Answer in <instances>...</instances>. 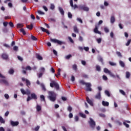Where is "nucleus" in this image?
I'll return each instance as SVG.
<instances>
[{"label": "nucleus", "mask_w": 131, "mask_h": 131, "mask_svg": "<svg viewBox=\"0 0 131 131\" xmlns=\"http://www.w3.org/2000/svg\"><path fill=\"white\" fill-rule=\"evenodd\" d=\"M0 122L1 123H5V120L3 118L2 116H0Z\"/></svg>", "instance_id": "35"}, {"label": "nucleus", "mask_w": 131, "mask_h": 131, "mask_svg": "<svg viewBox=\"0 0 131 131\" xmlns=\"http://www.w3.org/2000/svg\"><path fill=\"white\" fill-rule=\"evenodd\" d=\"M95 99L97 100H101V92L99 91L95 96Z\"/></svg>", "instance_id": "9"}, {"label": "nucleus", "mask_w": 131, "mask_h": 131, "mask_svg": "<svg viewBox=\"0 0 131 131\" xmlns=\"http://www.w3.org/2000/svg\"><path fill=\"white\" fill-rule=\"evenodd\" d=\"M86 100L88 104H90V105L91 106H94V103H93V101L92 100H91V99H90V98L89 97H87L86 98Z\"/></svg>", "instance_id": "12"}, {"label": "nucleus", "mask_w": 131, "mask_h": 131, "mask_svg": "<svg viewBox=\"0 0 131 131\" xmlns=\"http://www.w3.org/2000/svg\"><path fill=\"white\" fill-rule=\"evenodd\" d=\"M43 74V73H40L39 74H37V77H38V78H40V77H41L42 76Z\"/></svg>", "instance_id": "51"}, {"label": "nucleus", "mask_w": 131, "mask_h": 131, "mask_svg": "<svg viewBox=\"0 0 131 131\" xmlns=\"http://www.w3.org/2000/svg\"><path fill=\"white\" fill-rule=\"evenodd\" d=\"M31 38L32 40H37V38H36L35 36H33V35H31Z\"/></svg>", "instance_id": "32"}, {"label": "nucleus", "mask_w": 131, "mask_h": 131, "mask_svg": "<svg viewBox=\"0 0 131 131\" xmlns=\"http://www.w3.org/2000/svg\"><path fill=\"white\" fill-rule=\"evenodd\" d=\"M94 32L97 33L98 34H101V32L98 30V26H95V28L94 29Z\"/></svg>", "instance_id": "14"}, {"label": "nucleus", "mask_w": 131, "mask_h": 131, "mask_svg": "<svg viewBox=\"0 0 131 131\" xmlns=\"http://www.w3.org/2000/svg\"><path fill=\"white\" fill-rule=\"evenodd\" d=\"M68 16L70 19H72V14H71V12H68Z\"/></svg>", "instance_id": "41"}, {"label": "nucleus", "mask_w": 131, "mask_h": 131, "mask_svg": "<svg viewBox=\"0 0 131 131\" xmlns=\"http://www.w3.org/2000/svg\"><path fill=\"white\" fill-rule=\"evenodd\" d=\"M48 20L49 21V22H56V19L54 18H49Z\"/></svg>", "instance_id": "31"}, {"label": "nucleus", "mask_w": 131, "mask_h": 131, "mask_svg": "<svg viewBox=\"0 0 131 131\" xmlns=\"http://www.w3.org/2000/svg\"><path fill=\"white\" fill-rule=\"evenodd\" d=\"M31 97L32 99H33L34 100H37V96L34 93H32L31 94Z\"/></svg>", "instance_id": "17"}, {"label": "nucleus", "mask_w": 131, "mask_h": 131, "mask_svg": "<svg viewBox=\"0 0 131 131\" xmlns=\"http://www.w3.org/2000/svg\"><path fill=\"white\" fill-rule=\"evenodd\" d=\"M108 63H109L110 65H111V66H116V63H115L113 62L109 61Z\"/></svg>", "instance_id": "43"}, {"label": "nucleus", "mask_w": 131, "mask_h": 131, "mask_svg": "<svg viewBox=\"0 0 131 131\" xmlns=\"http://www.w3.org/2000/svg\"><path fill=\"white\" fill-rule=\"evenodd\" d=\"M119 92L121 94H122V95H123V96H125V92L124 91H123V90H120Z\"/></svg>", "instance_id": "44"}, {"label": "nucleus", "mask_w": 131, "mask_h": 131, "mask_svg": "<svg viewBox=\"0 0 131 131\" xmlns=\"http://www.w3.org/2000/svg\"><path fill=\"white\" fill-rule=\"evenodd\" d=\"M105 94L106 95V96H107V97H110V92H109L108 90H106L105 91Z\"/></svg>", "instance_id": "40"}, {"label": "nucleus", "mask_w": 131, "mask_h": 131, "mask_svg": "<svg viewBox=\"0 0 131 131\" xmlns=\"http://www.w3.org/2000/svg\"><path fill=\"white\" fill-rule=\"evenodd\" d=\"M17 59L19 60V61H23V58L20 56H17Z\"/></svg>", "instance_id": "61"}, {"label": "nucleus", "mask_w": 131, "mask_h": 131, "mask_svg": "<svg viewBox=\"0 0 131 131\" xmlns=\"http://www.w3.org/2000/svg\"><path fill=\"white\" fill-rule=\"evenodd\" d=\"M26 85L28 86V88H29V85H31V83L30 82V81L29 80L26 79Z\"/></svg>", "instance_id": "20"}, {"label": "nucleus", "mask_w": 131, "mask_h": 131, "mask_svg": "<svg viewBox=\"0 0 131 131\" xmlns=\"http://www.w3.org/2000/svg\"><path fill=\"white\" fill-rule=\"evenodd\" d=\"M50 86L51 88L55 87L57 91L60 90V86H59V84H58V83H57V82L55 81H52V82L50 83Z\"/></svg>", "instance_id": "3"}, {"label": "nucleus", "mask_w": 131, "mask_h": 131, "mask_svg": "<svg viewBox=\"0 0 131 131\" xmlns=\"http://www.w3.org/2000/svg\"><path fill=\"white\" fill-rule=\"evenodd\" d=\"M78 9L79 10H83V11H85V12H89L90 11L89 7H86L85 5H79Z\"/></svg>", "instance_id": "5"}, {"label": "nucleus", "mask_w": 131, "mask_h": 131, "mask_svg": "<svg viewBox=\"0 0 131 131\" xmlns=\"http://www.w3.org/2000/svg\"><path fill=\"white\" fill-rule=\"evenodd\" d=\"M26 70H31V67L29 66L26 67Z\"/></svg>", "instance_id": "63"}, {"label": "nucleus", "mask_w": 131, "mask_h": 131, "mask_svg": "<svg viewBox=\"0 0 131 131\" xmlns=\"http://www.w3.org/2000/svg\"><path fill=\"white\" fill-rule=\"evenodd\" d=\"M9 26L10 27H14V24L12 22L10 21L9 23Z\"/></svg>", "instance_id": "58"}, {"label": "nucleus", "mask_w": 131, "mask_h": 131, "mask_svg": "<svg viewBox=\"0 0 131 131\" xmlns=\"http://www.w3.org/2000/svg\"><path fill=\"white\" fill-rule=\"evenodd\" d=\"M36 58L38 59V60H42V57H41V56H40L39 54H36Z\"/></svg>", "instance_id": "23"}, {"label": "nucleus", "mask_w": 131, "mask_h": 131, "mask_svg": "<svg viewBox=\"0 0 131 131\" xmlns=\"http://www.w3.org/2000/svg\"><path fill=\"white\" fill-rule=\"evenodd\" d=\"M14 72H15V71H14V70H13L12 69H11L9 71V74H14Z\"/></svg>", "instance_id": "39"}, {"label": "nucleus", "mask_w": 131, "mask_h": 131, "mask_svg": "<svg viewBox=\"0 0 131 131\" xmlns=\"http://www.w3.org/2000/svg\"><path fill=\"white\" fill-rule=\"evenodd\" d=\"M50 40L52 42H54V43H58V45H59V46H62V45H65V42L60 41L57 39L51 38Z\"/></svg>", "instance_id": "4"}, {"label": "nucleus", "mask_w": 131, "mask_h": 131, "mask_svg": "<svg viewBox=\"0 0 131 131\" xmlns=\"http://www.w3.org/2000/svg\"><path fill=\"white\" fill-rule=\"evenodd\" d=\"M48 99L51 102H55L57 99V94L54 91H49L48 92Z\"/></svg>", "instance_id": "1"}, {"label": "nucleus", "mask_w": 131, "mask_h": 131, "mask_svg": "<svg viewBox=\"0 0 131 131\" xmlns=\"http://www.w3.org/2000/svg\"><path fill=\"white\" fill-rule=\"evenodd\" d=\"M8 24H9V23L8 21H4L3 23V25L4 27H7V26H8Z\"/></svg>", "instance_id": "47"}, {"label": "nucleus", "mask_w": 131, "mask_h": 131, "mask_svg": "<svg viewBox=\"0 0 131 131\" xmlns=\"http://www.w3.org/2000/svg\"><path fill=\"white\" fill-rule=\"evenodd\" d=\"M127 123H130V121H125L123 122V124L125 125L127 128H128V127H129V125H128Z\"/></svg>", "instance_id": "13"}, {"label": "nucleus", "mask_w": 131, "mask_h": 131, "mask_svg": "<svg viewBox=\"0 0 131 131\" xmlns=\"http://www.w3.org/2000/svg\"><path fill=\"white\" fill-rule=\"evenodd\" d=\"M98 61H99V62H101L102 64H103V58H102V57L101 56H99L98 58Z\"/></svg>", "instance_id": "33"}, {"label": "nucleus", "mask_w": 131, "mask_h": 131, "mask_svg": "<svg viewBox=\"0 0 131 131\" xmlns=\"http://www.w3.org/2000/svg\"><path fill=\"white\" fill-rule=\"evenodd\" d=\"M73 69L75 71L77 70V66L76 64L73 65Z\"/></svg>", "instance_id": "49"}, {"label": "nucleus", "mask_w": 131, "mask_h": 131, "mask_svg": "<svg viewBox=\"0 0 131 131\" xmlns=\"http://www.w3.org/2000/svg\"><path fill=\"white\" fill-rule=\"evenodd\" d=\"M104 30L106 33H108V32H109V29H108L107 27H105L104 28Z\"/></svg>", "instance_id": "48"}, {"label": "nucleus", "mask_w": 131, "mask_h": 131, "mask_svg": "<svg viewBox=\"0 0 131 131\" xmlns=\"http://www.w3.org/2000/svg\"><path fill=\"white\" fill-rule=\"evenodd\" d=\"M119 64H120V66H121V67H124V66H125L124 62H123V61H122L121 60H120L119 61Z\"/></svg>", "instance_id": "26"}, {"label": "nucleus", "mask_w": 131, "mask_h": 131, "mask_svg": "<svg viewBox=\"0 0 131 131\" xmlns=\"http://www.w3.org/2000/svg\"><path fill=\"white\" fill-rule=\"evenodd\" d=\"M68 110L69 111V112H71V111H72V107L70 106H69L68 107Z\"/></svg>", "instance_id": "56"}, {"label": "nucleus", "mask_w": 131, "mask_h": 131, "mask_svg": "<svg viewBox=\"0 0 131 131\" xmlns=\"http://www.w3.org/2000/svg\"><path fill=\"white\" fill-rule=\"evenodd\" d=\"M70 4L71 7H72V8H73V7H74L73 0H70Z\"/></svg>", "instance_id": "52"}, {"label": "nucleus", "mask_w": 131, "mask_h": 131, "mask_svg": "<svg viewBox=\"0 0 131 131\" xmlns=\"http://www.w3.org/2000/svg\"><path fill=\"white\" fill-rule=\"evenodd\" d=\"M2 58L4 60H8V59L9 58V55H8V54L6 53H3L2 55Z\"/></svg>", "instance_id": "10"}, {"label": "nucleus", "mask_w": 131, "mask_h": 131, "mask_svg": "<svg viewBox=\"0 0 131 131\" xmlns=\"http://www.w3.org/2000/svg\"><path fill=\"white\" fill-rule=\"evenodd\" d=\"M20 32H22L24 35H25L26 34V32H25V30H24V29H20Z\"/></svg>", "instance_id": "36"}, {"label": "nucleus", "mask_w": 131, "mask_h": 131, "mask_svg": "<svg viewBox=\"0 0 131 131\" xmlns=\"http://www.w3.org/2000/svg\"><path fill=\"white\" fill-rule=\"evenodd\" d=\"M0 83H4L6 85H8L9 84V82L6 79H0Z\"/></svg>", "instance_id": "11"}, {"label": "nucleus", "mask_w": 131, "mask_h": 131, "mask_svg": "<svg viewBox=\"0 0 131 131\" xmlns=\"http://www.w3.org/2000/svg\"><path fill=\"white\" fill-rule=\"evenodd\" d=\"M71 57H72V55H71V54L68 55L66 56V59H67V60H69V59H70Z\"/></svg>", "instance_id": "46"}, {"label": "nucleus", "mask_w": 131, "mask_h": 131, "mask_svg": "<svg viewBox=\"0 0 131 131\" xmlns=\"http://www.w3.org/2000/svg\"><path fill=\"white\" fill-rule=\"evenodd\" d=\"M103 71H104V73H108L110 75V76H111L112 77H115V76L114 75V74H113V73H112V72H111V71H110L109 70H108V69L104 68L103 69Z\"/></svg>", "instance_id": "7"}, {"label": "nucleus", "mask_w": 131, "mask_h": 131, "mask_svg": "<svg viewBox=\"0 0 131 131\" xmlns=\"http://www.w3.org/2000/svg\"><path fill=\"white\" fill-rule=\"evenodd\" d=\"M10 124L12 125V126H17V125H19V122H14V121H10Z\"/></svg>", "instance_id": "8"}, {"label": "nucleus", "mask_w": 131, "mask_h": 131, "mask_svg": "<svg viewBox=\"0 0 131 131\" xmlns=\"http://www.w3.org/2000/svg\"><path fill=\"white\" fill-rule=\"evenodd\" d=\"M39 71L41 73H45V71H46V69L43 67H41L40 68Z\"/></svg>", "instance_id": "24"}, {"label": "nucleus", "mask_w": 131, "mask_h": 131, "mask_svg": "<svg viewBox=\"0 0 131 131\" xmlns=\"http://www.w3.org/2000/svg\"><path fill=\"white\" fill-rule=\"evenodd\" d=\"M40 98L41 101H43L44 102H46V99L45 98V96L41 95L40 96Z\"/></svg>", "instance_id": "27"}, {"label": "nucleus", "mask_w": 131, "mask_h": 131, "mask_svg": "<svg viewBox=\"0 0 131 131\" xmlns=\"http://www.w3.org/2000/svg\"><path fill=\"white\" fill-rule=\"evenodd\" d=\"M38 13L39 14V15H45V12H43L40 10H38Z\"/></svg>", "instance_id": "53"}, {"label": "nucleus", "mask_w": 131, "mask_h": 131, "mask_svg": "<svg viewBox=\"0 0 131 131\" xmlns=\"http://www.w3.org/2000/svg\"><path fill=\"white\" fill-rule=\"evenodd\" d=\"M40 127L39 126H37L36 127H35L34 129H33V130L38 131Z\"/></svg>", "instance_id": "45"}, {"label": "nucleus", "mask_w": 131, "mask_h": 131, "mask_svg": "<svg viewBox=\"0 0 131 131\" xmlns=\"http://www.w3.org/2000/svg\"><path fill=\"white\" fill-rule=\"evenodd\" d=\"M13 50H14L16 52H17V51H18V47L17 46H14L13 47Z\"/></svg>", "instance_id": "62"}, {"label": "nucleus", "mask_w": 131, "mask_h": 131, "mask_svg": "<svg viewBox=\"0 0 131 131\" xmlns=\"http://www.w3.org/2000/svg\"><path fill=\"white\" fill-rule=\"evenodd\" d=\"M79 119V118L78 117V116H76L75 117V121H78Z\"/></svg>", "instance_id": "60"}, {"label": "nucleus", "mask_w": 131, "mask_h": 131, "mask_svg": "<svg viewBox=\"0 0 131 131\" xmlns=\"http://www.w3.org/2000/svg\"><path fill=\"white\" fill-rule=\"evenodd\" d=\"M130 77V73L129 72H126V78H129Z\"/></svg>", "instance_id": "25"}, {"label": "nucleus", "mask_w": 131, "mask_h": 131, "mask_svg": "<svg viewBox=\"0 0 131 131\" xmlns=\"http://www.w3.org/2000/svg\"><path fill=\"white\" fill-rule=\"evenodd\" d=\"M80 116L81 117H82V118H86V116L85 115V114L82 113H80Z\"/></svg>", "instance_id": "30"}, {"label": "nucleus", "mask_w": 131, "mask_h": 131, "mask_svg": "<svg viewBox=\"0 0 131 131\" xmlns=\"http://www.w3.org/2000/svg\"><path fill=\"white\" fill-rule=\"evenodd\" d=\"M90 121L89 122L90 126L92 128H95V127L96 126V122H95L92 118H90Z\"/></svg>", "instance_id": "6"}, {"label": "nucleus", "mask_w": 131, "mask_h": 131, "mask_svg": "<svg viewBox=\"0 0 131 131\" xmlns=\"http://www.w3.org/2000/svg\"><path fill=\"white\" fill-rule=\"evenodd\" d=\"M57 74L58 75L55 74L56 77H58L59 76V75H60V74H61V69L59 68L58 69Z\"/></svg>", "instance_id": "29"}, {"label": "nucleus", "mask_w": 131, "mask_h": 131, "mask_svg": "<svg viewBox=\"0 0 131 131\" xmlns=\"http://www.w3.org/2000/svg\"><path fill=\"white\" fill-rule=\"evenodd\" d=\"M99 116L100 117H103V118L106 117V115H105V114H99Z\"/></svg>", "instance_id": "59"}, {"label": "nucleus", "mask_w": 131, "mask_h": 131, "mask_svg": "<svg viewBox=\"0 0 131 131\" xmlns=\"http://www.w3.org/2000/svg\"><path fill=\"white\" fill-rule=\"evenodd\" d=\"M77 21H78L79 22H80V23L82 24L83 21H82V19H81V18H77Z\"/></svg>", "instance_id": "57"}, {"label": "nucleus", "mask_w": 131, "mask_h": 131, "mask_svg": "<svg viewBox=\"0 0 131 131\" xmlns=\"http://www.w3.org/2000/svg\"><path fill=\"white\" fill-rule=\"evenodd\" d=\"M20 92H21V94H23V95H26V91H25V90H24V89H21Z\"/></svg>", "instance_id": "38"}, {"label": "nucleus", "mask_w": 131, "mask_h": 131, "mask_svg": "<svg viewBox=\"0 0 131 131\" xmlns=\"http://www.w3.org/2000/svg\"><path fill=\"white\" fill-rule=\"evenodd\" d=\"M110 21L112 24H113L114 22H115V16H114V15H113L111 17Z\"/></svg>", "instance_id": "16"}, {"label": "nucleus", "mask_w": 131, "mask_h": 131, "mask_svg": "<svg viewBox=\"0 0 131 131\" xmlns=\"http://www.w3.org/2000/svg\"><path fill=\"white\" fill-rule=\"evenodd\" d=\"M97 41L98 43H101V42H102V38H99L97 39Z\"/></svg>", "instance_id": "50"}, {"label": "nucleus", "mask_w": 131, "mask_h": 131, "mask_svg": "<svg viewBox=\"0 0 131 131\" xmlns=\"http://www.w3.org/2000/svg\"><path fill=\"white\" fill-rule=\"evenodd\" d=\"M73 30L74 32L75 33H79V30L78 28H77V27L76 26H75L73 27Z\"/></svg>", "instance_id": "15"}, {"label": "nucleus", "mask_w": 131, "mask_h": 131, "mask_svg": "<svg viewBox=\"0 0 131 131\" xmlns=\"http://www.w3.org/2000/svg\"><path fill=\"white\" fill-rule=\"evenodd\" d=\"M36 110L38 112H39V111H41V106L38 104L36 105Z\"/></svg>", "instance_id": "21"}, {"label": "nucleus", "mask_w": 131, "mask_h": 131, "mask_svg": "<svg viewBox=\"0 0 131 131\" xmlns=\"http://www.w3.org/2000/svg\"><path fill=\"white\" fill-rule=\"evenodd\" d=\"M41 86L42 90V91H43V92H46V91H47V89H46V86H45V85L41 84Z\"/></svg>", "instance_id": "42"}, {"label": "nucleus", "mask_w": 131, "mask_h": 131, "mask_svg": "<svg viewBox=\"0 0 131 131\" xmlns=\"http://www.w3.org/2000/svg\"><path fill=\"white\" fill-rule=\"evenodd\" d=\"M79 83L80 84H82L83 85H85L86 91L87 92H92V84L90 82H85L84 80H81L79 81Z\"/></svg>", "instance_id": "2"}, {"label": "nucleus", "mask_w": 131, "mask_h": 131, "mask_svg": "<svg viewBox=\"0 0 131 131\" xmlns=\"http://www.w3.org/2000/svg\"><path fill=\"white\" fill-rule=\"evenodd\" d=\"M102 78H103V80H108V78L105 75H103L102 76Z\"/></svg>", "instance_id": "54"}, {"label": "nucleus", "mask_w": 131, "mask_h": 131, "mask_svg": "<svg viewBox=\"0 0 131 131\" xmlns=\"http://www.w3.org/2000/svg\"><path fill=\"white\" fill-rule=\"evenodd\" d=\"M102 104L103 105V106H109V102L107 101H102Z\"/></svg>", "instance_id": "19"}, {"label": "nucleus", "mask_w": 131, "mask_h": 131, "mask_svg": "<svg viewBox=\"0 0 131 131\" xmlns=\"http://www.w3.org/2000/svg\"><path fill=\"white\" fill-rule=\"evenodd\" d=\"M97 71H101V67L100 66H96Z\"/></svg>", "instance_id": "37"}, {"label": "nucleus", "mask_w": 131, "mask_h": 131, "mask_svg": "<svg viewBox=\"0 0 131 131\" xmlns=\"http://www.w3.org/2000/svg\"><path fill=\"white\" fill-rule=\"evenodd\" d=\"M50 9L54 10L55 9V5H54V4H51Z\"/></svg>", "instance_id": "55"}, {"label": "nucleus", "mask_w": 131, "mask_h": 131, "mask_svg": "<svg viewBox=\"0 0 131 131\" xmlns=\"http://www.w3.org/2000/svg\"><path fill=\"white\" fill-rule=\"evenodd\" d=\"M130 41L131 40H128L127 42V43H126V46L127 47H128V46H129V44L130 43Z\"/></svg>", "instance_id": "64"}, {"label": "nucleus", "mask_w": 131, "mask_h": 131, "mask_svg": "<svg viewBox=\"0 0 131 131\" xmlns=\"http://www.w3.org/2000/svg\"><path fill=\"white\" fill-rule=\"evenodd\" d=\"M27 28H28V29H30V30H32L33 28V25L32 24H31V25H27Z\"/></svg>", "instance_id": "22"}, {"label": "nucleus", "mask_w": 131, "mask_h": 131, "mask_svg": "<svg viewBox=\"0 0 131 131\" xmlns=\"http://www.w3.org/2000/svg\"><path fill=\"white\" fill-rule=\"evenodd\" d=\"M58 10L60 14L62 15V16H64V10H63V8H62V7H59Z\"/></svg>", "instance_id": "18"}, {"label": "nucleus", "mask_w": 131, "mask_h": 131, "mask_svg": "<svg viewBox=\"0 0 131 131\" xmlns=\"http://www.w3.org/2000/svg\"><path fill=\"white\" fill-rule=\"evenodd\" d=\"M116 54L120 58H122V55H121V53L117 51L116 52Z\"/></svg>", "instance_id": "34"}, {"label": "nucleus", "mask_w": 131, "mask_h": 131, "mask_svg": "<svg viewBox=\"0 0 131 131\" xmlns=\"http://www.w3.org/2000/svg\"><path fill=\"white\" fill-rule=\"evenodd\" d=\"M24 26V25H23L22 24H17L16 27L17 28H21V27H23Z\"/></svg>", "instance_id": "28"}]
</instances>
